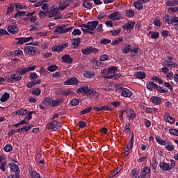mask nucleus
Masks as SVG:
<instances>
[{
    "mask_svg": "<svg viewBox=\"0 0 178 178\" xmlns=\"http://www.w3.org/2000/svg\"><path fill=\"white\" fill-rule=\"evenodd\" d=\"M146 87L147 90H149V91H152L153 88H154V90H156L157 91H159V92H161L162 94L168 92L167 90L163 89L162 87L159 86L156 83L152 81L147 82L146 83Z\"/></svg>",
    "mask_w": 178,
    "mask_h": 178,
    "instance_id": "1",
    "label": "nucleus"
},
{
    "mask_svg": "<svg viewBox=\"0 0 178 178\" xmlns=\"http://www.w3.org/2000/svg\"><path fill=\"white\" fill-rule=\"evenodd\" d=\"M47 129L48 130H54V131H58L62 129V124L56 120H53L50 123L47 124Z\"/></svg>",
    "mask_w": 178,
    "mask_h": 178,
    "instance_id": "2",
    "label": "nucleus"
},
{
    "mask_svg": "<svg viewBox=\"0 0 178 178\" xmlns=\"http://www.w3.org/2000/svg\"><path fill=\"white\" fill-rule=\"evenodd\" d=\"M117 70L118 68L116 66L108 67L107 69L106 74L102 75V77H104V79H113V77H115V73H116Z\"/></svg>",
    "mask_w": 178,
    "mask_h": 178,
    "instance_id": "3",
    "label": "nucleus"
},
{
    "mask_svg": "<svg viewBox=\"0 0 178 178\" xmlns=\"http://www.w3.org/2000/svg\"><path fill=\"white\" fill-rule=\"evenodd\" d=\"M38 51V49L35 47L26 46L24 47V52L26 55H31L32 56H35L37 55Z\"/></svg>",
    "mask_w": 178,
    "mask_h": 178,
    "instance_id": "4",
    "label": "nucleus"
},
{
    "mask_svg": "<svg viewBox=\"0 0 178 178\" xmlns=\"http://www.w3.org/2000/svg\"><path fill=\"white\" fill-rule=\"evenodd\" d=\"M99 51V50L98 49L92 47V46H89L81 49V54L83 55H91V54H97Z\"/></svg>",
    "mask_w": 178,
    "mask_h": 178,
    "instance_id": "5",
    "label": "nucleus"
},
{
    "mask_svg": "<svg viewBox=\"0 0 178 178\" xmlns=\"http://www.w3.org/2000/svg\"><path fill=\"white\" fill-rule=\"evenodd\" d=\"M70 30H73V27L71 26L70 28H65V29H63L60 28V26H57L56 27V29L54 30V34H66V33H69Z\"/></svg>",
    "mask_w": 178,
    "mask_h": 178,
    "instance_id": "6",
    "label": "nucleus"
},
{
    "mask_svg": "<svg viewBox=\"0 0 178 178\" xmlns=\"http://www.w3.org/2000/svg\"><path fill=\"white\" fill-rule=\"evenodd\" d=\"M77 94H83L86 97H88V94H90V88H88V85H86L77 89Z\"/></svg>",
    "mask_w": 178,
    "mask_h": 178,
    "instance_id": "7",
    "label": "nucleus"
},
{
    "mask_svg": "<svg viewBox=\"0 0 178 178\" xmlns=\"http://www.w3.org/2000/svg\"><path fill=\"white\" fill-rule=\"evenodd\" d=\"M47 13H50L49 17H57L60 15V12H59V8L52 7L50 10H47Z\"/></svg>",
    "mask_w": 178,
    "mask_h": 178,
    "instance_id": "8",
    "label": "nucleus"
},
{
    "mask_svg": "<svg viewBox=\"0 0 178 178\" xmlns=\"http://www.w3.org/2000/svg\"><path fill=\"white\" fill-rule=\"evenodd\" d=\"M163 19H164L165 23H168V24H173V23H177L175 24V26H178V17H173L172 19L170 20V17L169 15H165L163 17Z\"/></svg>",
    "mask_w": 178,
    "mask_h": 178,
    "instance_id": "9",
    "label": "nucleus"
},
{
    "mask_svg": "<svg viewBox=\"0 0 178 178\" xmlns=\"http://www.w3.org/2000/svg\"><path fill=\"white\" fill-rule=\"evenodd\" d=\"M108 19L113 20L114 22H117L118 20H120V19H122V14L119 13V11L114 12L108 15Z\"/></svg>",
    "mask_w": 178,
    "mask_h": 178,
    "instance_id": "10",
    "label": "nucleus"
},
{
    "mask_svg": "<svg viewBox=\"0 0 178 178\" xmlns=\"http://www.w3.org/2000/svg\"><path fill=\"white\" fill-rule=\"evenodd\" d=\"M79 83V79L76 77H72L63 82L64 86H74Z\"/></svg>",
    "mask_w": 178,
    "mask_h": 178,
    "instance_id": "11",
    "label": "nucleus"
},
{
    "mask_svg": "<svg viewBox=\"0 0 178 178\" xmlns=\"http://www.w3.org/2000/svg\"><path fill=\"white\" fill-rule=\"evenodd\" d=\"M15 40H17L16 42L17 45H23L25 42H29L30 40H33V37L30 36L28 38H16Z\"/></svg>",
    "mask_w": 178,
    "mask_h": 178,
    "instance_id": "12",
    "label": "nucleus"
},
{
    "mask_svg": "<svg viewBox=\"0 0 178 178\" xmlns=\"http://www.w3.org/2000/svg\"><path fill=\"white\" fill-rule=\"evenodd\" d=\"M121 95H122V97H125L127 98H130V97H131V95H133V92H131L130 90V89L124 88H122Z\"/></svg>",
    "mask_w": 178,
    "mask_h": 178,
    "instance_id": "13",
    "label": "nucleus"
},
{
    "mask_svg": "<svg viewBox=\"0 0 178 178\" xmlns=\"http://www.w3.org/2000/svg\"><path fill=\"white\" fill-rule=\"evenodd\" d=\"M98 24H99V22L98 21L88 22V30L94 31V30L97 29V26H98Z\"/></svg>",
    "mask_w": 178,
    "mask_h": 178,
    "instance_id": "14",
    "label": "nucleus"
},
{
    "mask_svg": "<svg viewBox=\"0 0 178 178\" xmlns=\"http://www.w3.org/2000/svg\"><path fill=\"white\" fill-rule=\"evenodd\" d=\"M29 173L31 178H41V175L37 171L33 170V168H29Z\"/></svg>",
    "mask_w": 178,
    "mask_h": 178,
    "instance_id": "15",
    "label": "nucleus"
},
{
    "mask_svg": "<svg viewBox=\"0 0 178 178\" xmlns=\"http://www.w3.org/2000/svg\"><path fill=\"white\" fill-rule=\"evenodd\" d=\"M61 60L63 63H73V58L70 57V55L65 54L61 57Z\"/></svg>",
    "mask_w": 178,
    "mask_h": 178,
    "instance_id": "16",
    "label": "nucleus"
},
{
    "mask_svg": "<svg viewBox=\"0 0 178 178\" xmlns=\"http://www.w3.org/2000/svg\"><path fill=\"white\" fill-rule=\"evenodd\" d=\"M9 166L10 169L13 170V173L20 175V168H19V165L13 163H10Z\"/></svg>",
    "mask_w": 178,
    "mask_h": 178,
    "instance_id": "17",
    "label": "nucleus"
},
{
    "mask_svg": "<svg viewBox=\"0 0 178 178\" xmlns=\"http://www.w3.org/2000/svg\"><path fill=\"white\" fill-rule=\"evenodd\" d=\"M92 0H83L82 6L86 9H92L93 3Z\"/></svg>",
    "mask_w": 178,
    "mask_h": 178,
    "instance_id": "18",
    "label": "nucleus"
},
{
    "mask_svg": "<svg viewBox=\"0 0 178 178\" xmlns=\"http://www.w3.org/2000/svg\"><path fill=\"white\" fill-rule=\"evenodd\" d=\"M134 24H136V23L133 22H127L122 26V29L124 30H127V31L133 30L134 29Z\"/></svg>",
    "mask_w": 178,
    "mask_h": 178,
    "instance_id": "19",
    "label": "nucleus"
},
{
    "mask_svg": "<svg viewBox=\"0 0 178 178\" xmlns=\"http://www.w3.org/2000/svg\"><path fill=\"white\" fill-rule=\"evenodd\" d=\"M150 102H152V104H154V105H159L162 104V99H161L159 97L153 96L150 99Z\"/></svg>",
    "mask_w": 178,
    "mask_h": 178,
    "instance_id": "20",
    "label": "nucleus"
},
{
    "mask_svg": "<svg viewBox=\"0 0 178 178\" xmlns=\"http://www.w3.org/2000/svg\"><path fill=\"white\" fill-rule=\"evenodd\" d=\"M20 80H22V76H19L17 74H13L10 75L9 83H13V81H20Z\"/></svg>",
    "mask_w": 178,
    "mask_h": 178,
    "instance_id": "21",
    "label": "nucleus"
},
{
    "mask_svg": "<svg viewBox=\"0 0 178 178\" xmlns=\"http://www.w3.org/2000/svg\"><path fill=\"white\" fill-rule=\"evenodd\" d=\"M70 3L69 1L66 0H63L62 2L60 3V6L58 7V9L60 10H65L67 6H69Z\"/></svg>",
    "mask_w": 178,
    "mask_h": 178,
    "instance_id": "22",
    "label": "nucleus"
},
{
    "mask_svg": "<svg viewBox=\"0 0 178 178\" xmlns=\"http://www.w3.org/2000/svg\"><path fill=\"white\" fill-rule=\"evenodd\" d=\"M136 79H139V80H143L147 77V74L144 72H136L134 74Z\"/></svg>",
    "mask_w": 178,
    "mask_h": 178,
    "instance_id": "23",
    "label": "nucleus"
},
{
    "mask_svg": "<svg viewBox=\"0 0 178 178\" xmlns=\"http://www.w3.org/2000/svg\"><path fill=\"white\" fill-rule=\"evenodd\" d=\"M7 30L10 34H15L17 31H19V28L16 25H12L8 26Z\"/></svg>",
    "mask_w": 178,
    "mask_h": 178,
    "instance_id": "24",
    "label": "nucleus"
},
{
    "mask_svg": "<svg viewBox=\"0 0 178 178\" xmlns=\"http://www.w3.org/2000/svg\"><path fill=\"white\" fill-rule=\"evenodd\" d=\"M159 166L162 170H166L167 172H169V170H170V165H169L168 163L161 162Z\"/></svg>",
    "mask_w": 178,
    "mask_h": 178,
    "instance_id": "25",
    "label": "nucleus"
},
{
    "mask_svg": "<svg viewBox=\"0 0 178 178\" xmlns=\"http://www.w3.org/2000/svg\"><path fill=\"white\" fill-rule=\"evenodd\" d=\"M164 118L165 120L168 122V123H170L171 124H173V123L176 122V119L169 115V113H168L167 114H165Z\"/></svg>",
    "mask_w": 178,
    "mask_h": 178,
    "instance_id": "26",
    "label": "nucleus"
},
{
    "mask_svg": "<svg viewBox=\"0 0 178 178\" xmlns=\"http://www.w3.org/2000/svg\"><path fill=\"white\" fill-rule=\"evenodd\" d=\"M156 141L160 145H166L167 144H169V141L166 140H162V138H161L160 136L156 137Z\"/></svg>",
    "mask_w": 178,
    "mask_h": 178,
    "instance_id": "27",
    "label": "nucleus"
},
{
    "mask_svg": "<svg viewBox=\"0 0 178 178\" xmlns=\"http://www.w3.org/2000/svg\"><path fill=\"white\" fill-rule=\"evenodd\" d=\"M134 6L138 9V10H141L144 6H143V2L141 0L136 1L134 3Z\"/></svg>",
    "mask_w": 178,
    "mask_h": 178,
    "instance_id": "28",
    "label": "nucleus"
},
{
    "mask_svg": "<svg viewBox=\"0 0 178 178\" xmlns=\"http://www.w3.org/2000/svg\"><path fill=\"white\" fill-rule=\"evenodd\" d=\"M63 102V99H56L55 100H53L51 104V107L54 108V106H58L60 105Z\"/></svg>",
    "mask_w": 178,
    "mask_h": 178,
    "instance_id": "29",
    "label": "nucleus"
},
{
    "mask_svg": "<svg viewBox=\"0 0 178 178\" xmlns=\"http://www.w3.org/2000/svg\"><path fill=\"white\" fill-rule=\"evenodd\" d=\"M10 98V95L8 92H5L1 97L0 101L1 102H6L8 99Z\"/></svg>",
    "mask_w": 178,
    "mask_h": 178,
    "instance_id": "30",
    "label": "nucleus"
},
{
    "mask_svg": "<svg viewBox=\"0 0 178 178\" xmlns=\"http://www.w3.org/2000/svg\"><path fill=\"white\" fill-rule=\"evenodd\" d=\"M51 51L52 52H58V54H60V52H62L63 50L62 49L60 44H58L52 47Z\"/></svg>",
    "mask_w": 178,
    "mask_h": 178,
    "instance_id": "31",
    "label": "nucleus"
},
{
    "mask_svg": "<svg viewBox=\"0 0 178 178\" xmlns=\"http://www.w3.org/2000/svg\"><path fill=\"white\" fill-rule=\"evenodd\" d=\"M131 45L126 44L122 49V54H129V52H131Z\"/></svg>",
    "mask_w": 178,
    "mask_h": 178,
    "instance_id": "32",
    "label": "nucleus"
},
{
    "mask_svg": "<svg viewBox=\"0 0 178 178\" xmlns=\"http://www.w3.org/2000/svg\"><path fill=\"white\" fill-rule=\"evenodd\" d=\"M52 102H53V100L50 97H46L44 101H43V104L44 105H46L47 106H52Z\"/></svg>",
    "mask_w": 178,
    "mask_h": 178,
    "instance_id": "33",
    "label": "nucleus"
},
{
    "mask_svg": "<svg viewBox=\"0 0 178 178\" xmlns=\"http://www.w3.org/2000/svg\"><path fill=\"white\" fill-rule=\"evenodd\" d=\"M131 52L132 53L133 56L136 55H141V49L136 48L133 49V47L131 49Z\"/></svg>",
    "mask_w": 178,
    "mask_h": 178,
    "instance_id": "34",
    "label": "nucleus"
},
{
    "mask_svg": "<svg viewBox=\"0 0 178 178\" xmlns=\"http://www.w3.org/2000/svg\"><path fill=\"white\" fill-rule=\"evenodd\" d=\"M165 5H167V6H175L178 5V0H168L165 2Z\"/></svg>",
    "mask_w": 178,
    "mask_h": 178,
    "instance_id": "35",
    "label": "nucleus"
},
{
    "mask_svg": "<svg viewBox=\"0 0 178 178\" xmlns=\"http://www.w3.org/2000/svg\"><path fill=\"white\" fill-rule=\"evenodd\" d=\"M145 111L146 113H155V112H158V108L146 107L145 108Z\"/></svg>",
    "mask_w": 178,
    "mask_h": 178,
    "instance_id": "36",
    "label": "nucleus"
},
{
    "mask_svg": "<svg viewBox=\"0 0 178 178\" xmlns=\"http://www.w3.org/2000/svg\"><path fill=\"white\" fill-rule=\"evenodd\" d=\"M22 16H26V11L17 10L14 15V19H17V17H22Z\"/></svg>",
    "mask_w": 178,
    "mask_h": 178,
    "instance_id": "37",
    "label": "nucleus"
},
{
    "mask_svg": "<svg viewBox=\"0 0 178 178\" xmlns=\"http://www.w3.org/2000/svg\"><path fill=\"white\" fill-rule=\"evenodd\" d=\"M88 97H95V98H98V97H99V93L95 90H91L90 89Z\"/></svg>",
    "mask_w": 178,
    "mask_h": 178,
    "instance_id": "38",
    "label": "nucleus"
},
{
    "mask_svg": "<svg viewBox=\"0 0 178 178\" xmlns=\"http://www.w3.org/2000/svg\"><path fill=\"white\" fill-rule=\"evenodd\" d=\"M127 115H128L129 116V119L131 120H133V119H134V118H136V113H134V111L132 109L127 111Z\"/></svg>",
    "mask_w": 178,
    "mask_h": 178,
    "instance_id": "39",
    "label": "nucleus"
},
{
    "mask_svg": "<svg viewBox=\"0 0 178 178\" xmlns=\"http://www.w3.org/2000/svg\"><path fill=\"white\" fill-rule=\"evenodd\" d=\"M84 76L87 79H92V77H94V76H95V74H94V72L86 71L84 73Z\"/></svg>",
    "mask_w": 178,
    "mask_h": 178,
    "instance_id": "40",
    "label": "nucleus"
},
{
    "mask_svg": "<svg viewBox=\"0 0 178 178\" xmlns=\"http://www.w3.org/2000/svg\"><path fill=\"white\" fill-rule=\"evenodd\" d=\"M139 173H140V172L138 171V170L137 168H134L131 172V177L137 178Z\"/></svg>",
    "mask_w": 178,
    "mask_h": 178,
    "instance_id": "41",
    "label": "nucleus"
},
{
    "mask_svg": "<svg viewBox=\"0 0 178 178\" xmlns=\"http://www.w3.org/2000/svg\"><path fill=\"white\" fill-rule=\"evenodd\" d=\"M15 10V5L10 4L7 8L6 15H10Z\"/></svg>",
    "mask_w": 178,
    "mask_h": 178,
    "instance_id": "42",
    "label": "nucleus"
},
{
    "mask_svg": "<svg viewBox=\"0 0 178 178\" xmlns=\"http://www.w3.org/2000/svg\"><path fill=\"white\" fill-rule=\"evenodd\" d=\"M151 80H152L153 81H155V83H157L158 84H163V81L161 79L160 77L153 76L151 78Z\"/></svg>",
    "mask_w": 178,
    "mask_h": 178,
    "instance_id": "43",
    "label": "nucleus"
},
{
    "mask_svg": "<svg viewBox=\"0 0 178 178\" xmlns=\"http://www.w3.org/2000/svg\"><path fill=\"white\" fill-rule=\"evenodd\" d=\"M17 115L19 116H23V115H26L27 114V110L24 108H21L19 109L18 111H16Z\"/></svg>",
    "mask_w": 178,
    "mask_h": 178,
    "instance_id": "44",
    "label": "nucleus"
},
{
    "mask_svg": "<svg viewBox=\"0 0 178 178\" xmlns=\"http://www.w3.org/2000/svg\"><path fill=\"white\" fill-rule=\"evenodd\" d=\"M17 73L21 76H24V74H26V73H29V71L27 70V68H19L18 70H17Z\"/></svg>",
    "mask_w": 178,
    "mask_h": 178,
    "instance_id": "45",
    "label": "nucleus"
},
{
    "mask_svg": "<svg viewBox=\"0 0 178 178\" xmlns=\"http://www.w3.org/2000/svg\"><path fill=\"white\" fill-rule=\"evenodd\" d=\"M101 111H113V107L108 104V106H100Z\"/></svg>",
    "mask_w": 178,
    "mask_h": 178,
    "instance_id": "46",
    "label": "nucleus"
},
{
    "mask_svg": "<svg viewBox=\"0 0 178 178\" xmlns=\"http://www.w3.org/2000/svg\"><path fill=\"white\" fill-rule=\"evenodd\" d=\"M149 34H151V38L152 40H156V38H159V32L150 31Z\"/></svg>",
    "mask_w": 178,
    "mask_h": 178,
    "instance_id": "47",
    "label": "nucleus"
},
{
    "mask_svg": "<svg viewBox=\"0 0 178 178\" xmlns=\"http://www.w3.org/2000/svg\"><path fill=\"white\" fill-rule=\"evenodd\" d=\"M91 111H92V107H91V106L87 107L86 108H85L81 111V115H86V113H90V112H91Z\"/></svg>",
    "mask_w": 178,
    "mask_h": 178,
    "instance_id": "48",
    "label": "nucleus"
},
{
    "mask_svg": "<svg viewBox=\"0 0 178 178\" xmlns=\"http://www.w3.org/2000/svg\"><path fill=\"white\" fill-rule=\"evenodd\" d=\"M126 17H134V10H129L126 11Z\"/></svg>",
    "mask_w": 178,
    "mask_h": 178,
    "instance_id": "49",
    "label": "nucleus"
},
{
    "mask_svg": "<svg viewBox=\"0 0 178 178\" xmlns=\"http://www.w3.org/2000/svg\"><path fill=\"white\" fill-rule=\"evenodd\" d=\"M122 169L120 168H118L115 170H113V172L111 173L110 178H113L115 176L118 175V173L120 172Z\"/></svg>",
    "mask_w": 178,
    "mask_h": 178,
    "instance_id": "50",
    "label": "nucleus"
},
{
    "mask_svg": "<svg viewBox=\"0 0 178 178\" xmlns=\"http://www.w3.org/2000/svg\"><path fill=\"white\" fill-rule=\"evenodd\" d=\"M122 41H123V38H118L116 40H115L114 41H113L111 42V45H118V44H120V42H122Z\"/></svg>",
    "mask_w": 178,
    "mask_h": 178,
    "instance_id": "51",
    "label": "nucleus"
},
{
    "mask_svg": "<svg viewBox=\"0 0 178 178\" xmlns=\"http://www.w3.org/2000/svg\"><path fill=\"white\" fill-rule=\"evenodd\" d=\"M32 95H35L36 97H38L41 94V89L38 88L35 90H33L31 92Z\"/></svg>",
    "mask_w": 178,
    "mask_h": 178,
    "instance_id": "52",
    "label": "nucleus"
},
{
    "mask_svg": "<svg viewBox=\"0 0 178 178\" xmlns=\"http://www.w3.org/2000/svg\"><path fill=\"white\" fill-rule=\"evenodd\" d=\"M142 172L147 176V175H149V173H151V168L148 166H145Z\"/></svg>",
    "mask_w": 178,
    "mask_h": 178,
    "instance_id": "53",
    "label": "nucleus"
},
{
    "mask_svg": "<svg viewBox=\"0 0 178 178\" xmlns=\"http://www.w3.org/2000/svg\"><path fill=\"white\" fill-rule=\"evenodd\" d=\"M47 70H49V72H55V70H58V66L56 65H49L47 67Z\"/></svg>",
    "mask_w": 178,
    "mask_h": 178,
    "instance_id": "54",
    "label": "nucleus"
},
{
    "mask_svg": "<svg viewBox=\"0 0 178 178\" xmlns=\"http://www.w3.org/2000/svg\"><path fill=\"white\" fill-rule=\"evenodd\" d=\"M80 42H81V38H74L72 40V45H80Z\"/></svg>",
    "mask_w": 178,
    "mask_h": 178,
    "instance_id": "55",
    "label": "nucleus"
},
{
    "mask_svg": "<svg viewBox=\"0 0 178 178\" xmlns=\"http://www.w3.org/2000/svg\"><path fill=\"white\" fill-rule=\"evenodd\" d=\"M109 60V56L108 54H103L100 56V62H105Z\"/></svg>",
    "mask_w": 178,
    "mask_h": 178,
    "instance_id": "56",
    "label": "nucleus"
},
{
    "mask_svg": "<svg viewBox=\"0 0 178 178\" xmlns=\"http://www.w3.org/2000/svg\"><path fill=\"white\" fill-rule=\"evenodd\" d=\"M5 152H10L13 149L12 145H6L3 148Z\"/></svg>",
    "mask_w": 178,
    "mask_h": 178,
    "instance_id": "57",
    "label": "nucleus"
},
{
    "mask_svg": "<svg viewBox=\"0 0 178 178\" xmlns=\"http://www.w3.org/2000/svg\"><path fill=\"white\" fill-rule=\"evenodd\" d=\"M111 39H103L100 41V44H102V45H108V44H111Z\"/></svg>",
    "mask_w": 178,
    "mask_h": 178,
    "instance_id": "58",
    "label": "nucleus"
},
{
    "mask_svg": "<svg viewBox=\"0 0 178 178\" xmlns=\"http://www.w3.org/2000/svg\"><path fill=\"white\" fill-rule=\"evenodd\" d=\"M170 134L172 136H178V130L175 129H170L169 130Z\"/></svg>",
    "mask_w": 178,
    "mask_h": 178,
    "instance_id": "59",
    "label": "nucleus"
},
{
    "mask_svg": "<svg viewBox=\"0 0 178 178\" xmlns=\"http://www.w3.org/2000/svg\"><path fill=\"white\" fill-rule=\"evenodd\" d=\"M167 66L168 67H170V69H172V67H177L178 65L177 63L171 61L170 63H167Z\"/></svg>",
    "mask_w": 178,
    "mask_h": 178,
    "instance_id": "60",
    "label": "nucleus"
},
{
    "mask_svg": "<svg viewBox=\"0 0 178 178\" xmlns=\"http://www.w3.org/2000/svg\"><path fill=\"white\" fill-rule=\"evenodd\" d=\"M72 35L76 37V35H81V31L80 29H74V31L72 33Z\"/></svg>",
    "mask_w": 178,
    "mask_h": 178,
    "instance_id": "61",
    "label": "nucleus"
},
{
    "mask_svg": "<svg viewBox=\"0 0 178 178\" xmlns=\"http://www.w3.org/2000/svg\"><path fill=\"white\" fill-rule=\"evenodd\" d=\"M38 16H39L40 19H44V17H47V11L40 10L39 13H38Z\"/></svg>",
    "mask_w": 178,
    "mask_h": 178,
    "instance_id": "62",
    "label": "nucleus"
},
{
    "mask_svg": "<svg viewBox=\"0 0 178 178\" xmlns=\"http://www.w3.org/2000/svg\"><path fill=\"white\" fill-rule=\"evenodd\" d=\"M70 104L72 106H77V105L80 104V102L77 99H73L70 101Z\"/></svg>",
    "mask_w": 178,
    "mask_h": 178,
    "instance_id": "63",
    "label": "nucleus"
},
{
    "mask_svg": "<svg viewBox=\"0 0 178 178\" xmlns=\"http://www.w3.org/2000/svg\"><path fill=\"white\" fill-rule=\"evenodd\" d=\"M7 178H20V174H11L7 177Z\"/></svg>",
    "mask_w": 178,
    "mask_h": 178,
    "instance_id": "64",
    "label": "nucleus"
}]
</instances>
